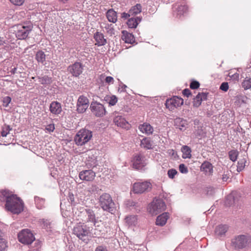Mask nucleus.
I'll return each mask as SVG.
<instances>
[{"mask_svg": "<svg viewBox=\"0 0 251 251\" xmlns=\"http://www.w3.org/2000/svg\"><path fill=\"white\" fill-rule=\"evenodd\" d=\"M73 234H75L79 239L83 241L86 240V237L91 236L93 237H97L100 236V231L93 232V229L88 227L85 223L76 225L73 228Z\"/></svg>", "mask_w": 251, "mask_h": 251, "instance_id": "obj_1", "label": "nucleus"}, {"mask_svg": "<svg viewBox=\"0 0 251 251\" xmlns=\"http://www.w3.org/2000/svg\"><path fill=\"white\" fill-rule=\"evenodd\" d=\"M5 209L13 214H19L24 209V202L16 195L12 194L5 203Z\"/></svg>", "mask_w": 251, "mask_h": 251, "instance_id": "obj_2", "label": "nucleus"}, {"mask_svg": "<svg viewBox=\"0 0 251 251\" xmlns=\"http://www.w3.org/2000/svg\"><path fill=\"white\" fill-rule=\"evenodd\" d=\"M99 202L100 207L104 211L112 213L114 210L115 203L109 194H102L99 198Z\"/></svg>", "mask_w": 251, "mask_h": 251, "instance_id": "obj_3", "label": "nucleus"}, {"mask_svg": "<svg viewBox=\"0 0 251 251\" xmlns=\"http://www.w3.org/2000/svg\"><path fill=\"white\" fill-rule=\"evenodd\" d=\"M92 137V132L82 128L79 130L74 137V141L77 146H83L89 141Z\"/></svg>", "mask_w": 251, "mask_h": 251, "instance_id": "obj_4", "label": "nucleus"}, {"mask_svg": "<svg viewBox=\"0 0 251 251\" xmlns=\"http://www.w3.org/2000/svg\"><path fill=\"white\" fill-rule=\"evenodd\" d=\"M251 244V237L247 235H239L235 236L231 241V245L236 249H242Z\"/></svg>", "mask_w": 251, "mask_h": 251, "instance_id": "obj_5", "label": "nucleus"}, {"mask_svg": "<svg viewBox=\"0 0 251 251\" xmlns=\"http://www.w3.org/2000/svg\"><path fill=\"white\" fill-rule=\"evenodd\" d=\"M165 209V203L162 199L154 200L148 207L149 212L152 215H157Z\"/></svg>", "mask_w": 251, "mask_h": 251, "instance_id": "obj_6", "label": "nucleus"}, {"mask_svg": "<svg viewBox=\"0 0 251 251\" xmlns=\"http://www.w3.org/2000/svg\"><path fill=\"white\" fill-rule=\"evenodd\" d=\"M19 241L24 244H31L34 240L35 237L30 230L28 229H23L18 234Z\"/></svg>", "mask_w": 251, "mask_h": 251, "instance_id": "obj_7", "label": "nucleus"}, {"mask_svg": "<svg viewBox=\"0 0 251 251\" xmlns=\"http://www.w3.org/2000/svg\"><path fill=\"white\" fill-rule=\"evenodd\" d=\"M151 188V184L148 181L135 182L133 185V191L136 194H142L149 191Z\"/></svg>", "mask_w": 251, "mask_h": 251, "instance_id": "obj_8", "label": "nucleus"}, {"mask_svg": "<svg viewBox=\"0 0 251 251\" xmlns=\"http://www.w3.org/2000/svg\"><path fill=\"white\" fill-rule=\"evenodd\" d=\"M32 26L19 25L16 32V37L20 40L25 39L32 30Z\"/></svg>", "mask_w": 251, "mask_h": 251, "instance_id": "obj_9", "label": "nucleus"}, {"mask_svg": "<svg viewBox=\"0 0 251 251\" xmlns=\"http://www.w3.org/2000/svg\"><path fill=\"white\" fill-rule=\"evenodd\" d=\"M90 109L93 114L96 117H102L106 113V110L103 105L97 101L91 102Z\"/></svg>", "mask_w": 251, "mask_h": 251, "instance_id": "obj_10", "label": "nucleus"}, {"mask_svg": "<svg viewBox=\"0 0 251 251\" xmlns=\"http://www.w3.org/2000/svg\"><path fill=\"white\" fill-rule=\"evenodd\" d=\"M80 219L85 223L95 222L96 216L94 212L90 209H82L80 211Z\"/></svg>", "mask_w": 251, "mask_h": 251, "instance_id": "obj_11", "label": "nucleus"}, {"mask_svg": "<svg viewBox=\"0 0 251 251\" xmlns=\"http://www.w3.org/2000/svg\"><path fill=\"white\" fill-rule=\"evenodd\" d=\"M183 104V100L177 96H174L172 98L167 100L165 102L166 107L170 110H173Z\"/></svg>", "mask_w": 251, "mask_h": 251, "instance_id": "obj_12", "label": "nucleus"}, {"mask_svg": "<svg viewBox=\"0 0 251 251\" xmlns=\"http://www.w3.org/2000/svg\"><path fill=\"white\" fill-rule=\"evenodd\" d=\"M83 66L81 63L76 62L68 66L67 71L74 77H78L82 73Z\"/></svg>", "mask_w": 251, "mask_h": 251, "instance_id": "obj_13", "label": "nucleus"}, {"mask_svg": "<svg viewBox=\"0 0 251 251\" xmlns=\"http://www.w3.org/2000/svg\"><path fill=\"white\" fill-rule=\"evenodd\" d=\"M89 106V100L87 97L80 96L77 102V111L79 113H84Z\"/></svg>", "mask_w": 251, "mask_h": 251, "instance_id": "obj_14", "label": "nucleus"}, {"mask_svg": "<svg viewBox=\"0 0 251 251\" xmlns=\"http://www.w3.org/2000/svg\"><path fill=\"white\" fill-rule=\"evenodd\" d=\"M132 162L133 167L137 170L142 169L146 165L145 156L140 154L135 155Z\"/></svg>", "mask_w": 251, "mask_h": 251, "instance_id": "obj_15", "label": "nucleus"}, {"mask_svg": "<svg viewBox=\"0 0 251 251\" xmlns=\"http://www.w3.org/2000/svg\"><path fill=\"white\" fill-rule=\"evenodd\" d=\"M96 176L95 173L92 170H87L81 171L79 174V177L82 180L93 181Z\"/></svg>", "mask_w": 251, "mask_h": 251, "instance_id": "obj_16", "label": "nucleus"}, {"mask_svg": "<svg viewBox=\"0 0 251 251\" xmlns=\"http://www.w3.org/2000/svg\"><path fill=\"white\" fill-rule=\"evenodd\" d=\"M114 123L118 126L128 129L130 127L128 123L121 116H117L114 119Z\"/></svg>", "mask_w": 251, "mask_h": 251, "instance_id": "obj_17", "label": "nucleus"}, {"mask_svg": "<svg viewBox=\"0 0 251 251\" xmlns=\"http://www.w3.org/2000/svg\"><path fill=\"white\" fill-rule=\"evenodd\" d=\"M94 38L98 46H104L107 44V40L104 38V35L100 32L97 31L94 34Z\"/></svg>", "mask_w": 251, "mask_h": 251, "instance_id": "obj_18", "label": "nucleus"}, {"mask_svg": "<svg viewBox=\"0 0 251 251\" xmlns=\"http://www.w3.org/2000/svg\"><path fill=\"white\" fill-rule=\"evenodd\" d=\"M50 111L53 114H59L62 111L61 104L57 101H52L50 105Z\"/></svg>", "mask_w": 251, "mask_h": 251, "instance_id": "obj_19", "label": "nucleus"}, {"mask_svg": "<svg viewBox=\"0 0 251 251\" xmlns=\"http://www.w3.org/2000/svg\"><path fill=\"white\" fill-rule=\"evenodd\" d=\"M228 229V226L226 225H220L217 226L215 229V234L219 237H221L225 235Z\"/></svg>", "mask_w": 251, "mask_h": 251, "instance_id": "obj_20", "label": "nucleus"}, {"mask_svg": "<svg viewBox=\"0 0 251 251\" xmlns=\"http://www.w3.org/2000/svg\"><path fill=\"white\" fill-rule=\"evenodd\" d=\"M201 170L204 172L206 175L211 176L213 171V166L210 162L205 161L201 164Z\"/></svg>", "mask_w": 251, "mask_h": 251, "instance_id": "obj_21", "label": "nucleus"}, {"mask_svg": "<svg viewBox=\"0 0 251 251\" xmlns=\"http://www.w3.org/2000/svg\"><path fill=\"white\" fill-rule=\"evenodd\" d=\"M174 122L176 128H179L180 130H184L187 127V121L181 118H176Z\"/></svg>", "mask_w": 251, "mask_h": 251, "instance_id": "obj_22", "label": "nucleus"}, {"mask_svg": "<svg viewBox=\"0 0 251 251\" xmlns=\"http://www.w3.org/2000/svg\"><path fill=\"white\" fill-rule=\"evenodd\" d=\"M139 129L143 133L151 134L153 131V128L149 124L145 123L139 126Z\"/></svg>", "mask_w": 251, "mask_h": 251, "instance_id": "obj_23", "label": "nucleus"}, {"mask_svg": "<svg viewBox=\"0 0 251 251\" xmlns=\"http://www.w3.org/2000/svg\"><path fill=\"white\" fill-rule=\"evenodd\" d=\"M169 218L168 213L165 212L158 216L156 220V224L158 226H163L165 225Z\"/></svg>", "mask_w": 251, "mask_h": 251, "instance_id": "obj_24", "label": "nucleus"}, {"mask_svg": "<svg viewBox=\"0 0 251 251\" xmlns=\"http://www.w3.org/2000/svg\"><path fill=\"white\" fill-rule=\"evenodd\" d=\"M106 17L109 22L115 23L117 21V12L113 9H109L106 12Z\"/></svg>", "mask_w": 251, "mask_h": 251, "instance_id": "obj_25", "label": "nucleus"}, {"mask_svg": "<svg viewBox=\"0 0 251 251\" xmlns=\"http://www.w3.org/2000/svg\"><path fill=\"white\" fill-rule=\"evenodd\" d=\"M140 146L146 150L152 149V142L150 138L145 137L141 140Z\"/></svg>", "mask_w": 251, "mask_h": 251, "instance_id": "obj_26", "label": "nucleus"}, {"mask_svg": "<svg viewBox=\"0 0 251 251\" xmlns=\"http://www.w3.org/2000/svg\"><path fill=\"white\" fill-rule=\"evenodd\" d=\"M181 151L182 152V158H190L191 157V150L190 147L187 146H183L181 148Z\"/></svg>", "mask_w": 251, "mask_h": 251, "instance_id": "obj_27", "label": "nucleus"}, {"mask_svg": "<svg viewBox=\"0 0 251 251\" xmlns=\"http://www.w3.org/2000/svg\"><path fill=\"white\" fill-rule=\"evenodd\" d=\"M237 198L234 197L232 195H229L226 197L225 203L227 206H230L236 203L237 202Z\"/></svg>", "mask_w": 251, "mask_h": 251, "instance_id": "obj_28", "label": "nucleus"}, {"mask_svg": "<svg viewBox=\"0 0 251 251\" xmlns=\"http://www.w3.org/2000/svg\"><path fill=\"white\" fill-rule=\"evenodd\" d=\"M34 201L36 207L38 209H41L45 207V201L44 199L35 196L34 197Z\"/></svg>", "mask_w": 251, "mask_h": 251, "instance_id": "obj_29", "label": "nucleus"}, {"mask_svg": "<svg viewBox=\"0 0 251 251\" xmlns=\"http://www.w3.org/2000/svg\"><path fill=\"white\" fill-rule=\"evenodd\" d=\"M142 6L140 4H136L135 6L132 7L129 10V13L131 16H135L141 12Z\"/></svg>", "mask_w": 251, "mask_h": 251, "instance_id": "obj_30", "label": "nucleus"}, {"mask_svg": "<svg viewBox=\"0 0 251 251\" xmlns=\"http://www.w3.org/2000/svg\"><path fill=\"white\" fill-rule=\"evenodd\" d=\"M35 59L38 63L43 64L46 60V54L42 50H39L36 52Z\"/></svg>", "mask_w": 251, "mask_h": 251, "instance_id": "obj_31", "label": "nucleus"}, {"mask_svg": "<svg viewBox=\"0 0 251 251\" xmlns=\"http://www.w3.org/2000/svg\"><path fill=\"white\" fill-rule=\"evenodd\" d=\"M123 40L126 43H131L134 38L133 35L125 31H123Z\"/></svg>", "mask_w": 251, "mask_h": 251, "instance_id": "obj_32", "label": "nucleus"}, {"mask_svg": "<svg viewBox=\"0 0 251 251\" xmlns=\"http://www.w3.org/2000/svg\"><path fill=\"white\" fill-rule=\"evenodd\" d=\"M39 82L43 85H50L52 82V78L47 75L38 77Z\"/></svg>", "mask_w": 251, "mask_h": 251, "instance_id": "obj_33", "label": "nucleus"}, {"mask_svg": "<svg viewBox=\"0 0 251 251\" xmlns=\"http://www.w3.org/2000/svg\"><path fill=\"white\" fill-rule=\"evenodd\" d=\"M242 87L245 90H248L251 88V78L246 77L242 83Z\"/></svg>", "mask_w": 251, "mask_h": 251, "instance_id": "obj_34", "label": "nucleus"}, {"mask_svg": "<svg viewBox=\"0 0 251 251\" xmlns=\"http://www.w3.org/2000/svg\"><path fill=\"white\" fill-rule=\"evenodd\" d=\"M104 28L106 29V32L110 36H112L115 34V30L114 26L112 24H106Z\"/></svg>", "mask_w": 251, "mask_h": 251, "instance_id": "obj_35", "label": "nucleus"}, {"mask_svg": "<svg viewBox=\"0 0 251 251\" xmlns=\"http://www.w3.org/2000/svg\"><path fill=\"white\" fill-rule=\"evenodd\" d=\"M126 223L129 226H132L135 225L137 221V218L136 216L133 215H130L127 216L125 219Z\"/></svg>", "mask_w": 251, "mask_h": 251, "instance_id": "obj_36", "label": "nucleus"}, {"mask_svg": "<svg viewBox=\"0 0 251 251\" xmlns=\"http://www.w3.org/2000/svg\"><path fill=\"white\" fill-rule=\"evenodd\" d=\"M188 7L187 5H180L177 8V14L182 15L188 11Z\"/></svg>", "mask_w": 251, "mask_h": 251, "instance_id": "obj_37", "label": "nucleus"}, {"mask_svg": "<svg viewBox=\"0 0 251 251\" xmlns=\"http://www.w3.org/2000/svg\"><path fill=\"white\" fill-rule=\"evenodd\" d=\"M127 25L129 28H135L138 25L137 22L134 18H131L127 22Z\"/></svg>", "mask_w": 251, "mask_h": 251, "instance_id": "obj_38", "label": "nucleus"}, {"mask_svg": "<svg viewBox=\"0 0 251 251\" xmlns=\"http://www.w3.org/2000/svg\"><path fill=\"white\" fill-rule=\"evenodd\" d=\"M238 155V152L236 150H231L229 151L228 155L230 159L233 162H235Z\"/></svg>", "mask_w": 251, "mask_h": 251, "instance_id": "obj_39", "label": "nucleus"}, {"mask_svg": "<svg viewBox=\"0 0 251 251\" xmlns=\"http://www.w3.org/2000/svg\"><path fill=\"white\" fill-rule=\"evenodd\" d=\"M200 94H198L196 97L194 99V100L193 102V104L194 107H199L202 101L201 98L200 97Z\"/></svg>", "mask_w": 251, "mask_h": 251, "instance_id": "obj_40", "label": "nucleus"}, {"mask_svg": "<svg viewBox=\"0 0 251 251\" xmlns=\"http://www.w3.org/2000/svg\"><path fill=\"white\" fill-rule=\"evenodd\" d=\"M246 163V160L245 159H243L240 160L238 162L237 169V170L238 172H241L243 170L245 166V163Z\"/></svg>", "mask_w": 251, "mask_h": 251, "instance_id": "obj_41", "label": "nucleus"}, {"mask_svg": "<svg viewBox=\"0 0 251 251\" xmlns=\"http://www.w3.org/2000/svg\"><path fill=\"white\" fill-rule=\"evenodd\" d=\"M11 129L9 126H4L3 127L2 130L1 132V135L2 137H6L9 133L10 130Z\"/></svg>", "mask_w": 251, "mask_h": 251, "instance_id": "obj_42", "label": "nucleus"}, {"mask_svg": "<svg viewBox=\"0 0 251 251\" xmlns=\"http://www.w3.org/2000/svg\"><path fill=\"white\" fill-rule=\"evenodd\" d=\"M100 189L96 185H91L88 188V191L91 193H98Z\"/></svg>", "mask_w": 251, "mask_h": 251, "instance_id": "obj_43", "label": "nucleus"}, {"mask_svg": "<svg viewBox=\"0 0 251 251\" xmlns=\"http://www.w3.org/2000/svg\"><path fill=\"white\" fill-rule=\"evenodd\" d=\"M177 172L176 169H171L168 171V176L170 178L173 179L175 176L177 174Z\"/></svg>", "mask_w": 251, "mask_h": 251, "instance_id": "obj_44", "label": "nucleus"}, {"mask_svg": "<svg viewBox=\"0 0 251 251\" xmlns=\"http://www.w3.org/2000/svg\"><path fill=\"white\" fill-rule=\"evenodd\" d=\"M118 101V99L115 96H112L108 100V103L110 105L113 106L116 104Z\"/></svg>", "mask_w": 251, "mask_h": 251, "instance_id": "obj_45", "label": "nucleus"}, {"mask_svg": "<svg viewBox=\"0 0 251 251\" xmlns=\"http://www.w3.org/2000/svg\"><path fill=\"white\" fill-rule=\"evenodd\" d=\"M7 247L5 240L0 237V251H2Z\"/></svg>", "mask_w": 251, "mask_h": 251, "instance_id": "obj_46", "label": "nucleus"}, {"mask_svg": "<svg viewBox=\"0 0 251 251\" xmlns=\"http://www.w3.org/2000/svg\"><path fill=\"white\" fill-rule=\"evenodd\" d=\"M179 170L182 174H187L188 172V168L184 164H180L179 165Z\"/></svg>", "mask_w": 251, "mask_h": 251, "instance_id": "obj_47", "label": "nucleus"}, {"mask_svg": "<svg viewBox=\"0 0 251 251\" xmlns=\"http://www.w3.org/2000/svg\"><path fill=\"white\" fill-rule=\"evenodd\" d=\"M215 188L212 187H207L205 189V192L207 195L213 196L215 193Z\"/></svg>", "mask_w": 251, "mask_h": 251, "instance_id": "obj_48", "label": "nucleus"}, {"mask_svg": "<svg viewBox=\"0 0 251 251\" xmlns=\"http://www.w3.org/2000/svg\"><path fill=\"white\" fill-rule=\"evenodd\" d=\"M11 101V98L9 96H6L3 98L2 100L3 106L4 107H7Z\"/></svg>", "mask_w": 251, "mask_h": 251, "instance_id": "obj_49", "label": "nucleus"}, {"mask_svg": "<svg viewBox=\"0 0 251 251\" xmlns=\"http://www.w3.org/2000/svg\"><path fill=\"white\" fill-rule=\"evenodd\" d=\"M200 83L196 80L192 81L190 85V87L192 89H196L200 87Z\"/></svg>", "mask_w": 251, "mask_h": 251, "instance_id": "obj_50", "label": "nucleus"}, {"mask_svg": "<svg viewBox=\"0 0 251 251\" xmlns=\"http://www.w3.org/2000/svg\"><path fill=\"white\" fill-rule=\"evenodd\" d=\"M228 88H229L228 84L226 82H223L221 84V86L220 87V89L224 92H226L228 90Z\"/></svg>", "mask_w": 251, "mask_h": 251, "instance_id": "obj_51", "label": "nucleus"}, {"mask_svg": "<svg viewBox=\"0 0 251 251\" xmlns=\"http://www.w3.org/2000/svg\"><path fill=\"white\" fill-rule=\"evenodd\" d=\"M9 0L13 4H14L15 5H18V6L22 5L25 1V0Z\"/></svg>", "mask_w": 251, "mask_h": 251, "instance_id": "obj_52", "label": "nucleus"}, {"mask_svg": "<svg viewBox=\"0 0 251 251\" xmlns=\"http://www.w3.org/2000/svg\"><path fill=\"white\" fill-rule=\"evenodd\" d=\"M94 224V226H95L94 228H91L93 229V232L100 231V234H101V230L100 229V225L98 224V222L95 221L93 223Z\"/></svg>", "mask_w": 251, "mask_h": 251, "instance_id": "obj_53", "label": "nucleus"}, {"mask_svg": "<svg viewBox=\"0 0 251 251\" xmlns=\"http://www.w3.org/2000/svg\"><path fill=\"white\" fill-rule=\"evenodd\" d=\"M55 129L54 124H50L46 127V130L49 132H53Z\"/></svg>", "mask_w": 251, "mask_h": 251, "instance_id": "obj_54", "label": "nucleus"}, {"mask_svg": "<svg viewBox=\"0 0 251 251\" xmlns=\"http://www.w3.org/2000/svg\"><path fill=\"white\" fill-rule=\"evenodd\" d=\"M222 177H221V182H226L227 179L229 178L228 175L227 173H226L225 172L223 173V174H222Z\"/></svg>", "mask_w": 251, "mask_h": 251, "instance_id": "obj_55", "label": "nucleus"}, {"mask_svg": "<svg viewBox=\"0 0 251 251\" xmlns=\"http://www.w3.org/2000/svg\"><path fill=\"white\" fill-rule=\"evenodd\" d=\"M182 94L184 96L188 98L189 96L191 95V92L189 89H185L182 91Z\"/></svg>", "mask_w": 251, "mask_h": 251, "instance_id": "obj_56", "label": "nucleus"}, {"mask_svg": "<svg viewBox=\"0 0 251 251\" xmlns=\"http://www.w3.org/2000/svg\"><path fill=\"white\" fill-rule=\"evenodd\" d=\"M167 152L170 156H174L175 157L177 155L176 152L173 149L168 150Z\"/></svg>", "mask_w": 251, "mask_h": 251, "instance_id": "obj_57", "label": "nucleus"}, {"mask_svg": "<svg viewBox=\"0 0 251 251\" xmlns=\"http://www.w3.org/2000/svg\"><path fill=\"white\" fill-rule=\"evenodd\" d=\"M105 81L106 83L108 84L112 83L113 84L114 83V78L110 76H107L105 79Z\"/></svg>", "mask_w": 251, "mask_h": 251, "instance_id": "obj_58", "label": "nucleus"}, {"mask_svg": "<svg viewBox=\"0 0 251 251\" xmlns=\"http://www.w3.org/2000/svg\"><path fill=\"white\" fill-rule=\"evenodd\" d=\"M95 251H107V249L105 246H99L96 248Z\"/></svg>", "mask_w": 251, "mask_h": 251, "instance_id": "obj_59", "label": "nucleus"}, {"mask_svg": "<svg viewBox=\"0 0 251 251\" xmlns=\"http://www.w3.org/2000/svg\"><path fill=\"white\" fill-rule=\"evenodd\" d=\"M198 94H200V98H201L202 101L207 100L208 93H199Z\"/></svg>", "mask_w": 251, "mask_h": 251, "instance_id": "obj_60", "label": "nucleus"}, {"mask_svg": "<svg viewBox=\"0 0 251 251\" xmlns=\"http://www.w3.org/2000/svg\"><path fill=\"white\" fill-rule=\"evenodd\" d=\"M130 16H131V15H130V13H129V11L128 13H126V12L122 13L121 17L123 19H126Z\"/></svg>", "mask_w": 251, "mask_h": 251, "instance_id": "obj_61", "label": "nucleus"}, {"mask_svg": "<svg viewBox=\"0 0 251 251\" xmlns=\"http://www.w3.org/2000/svg\"><path fill=\"white\" fill-rule=\"evenodd\" d=\"M230 77L233 80H238L239 75V74L236 73L234 74L233 75H231V76H230Z\"/></svg>", "mask_w": 251, "mask_h": 251, "instance_id": "obj_62", "label": "nucleus"}, {"mask_svg": "<svg viewBox=\"0 0 251 251\" xmlns=\"http://www.w3.org/2000/svg\"><path fill=\"white\" fill-rule=\"evenodd\" d=\"M136 204H137V203L133 201H127V203H126V205H127V206H129V207H131V206H136Z\"/></svg>", "mask_w": 251, "mask_h": 251, "instance_id": "obj_63", "label": "nucleus"}, {"mask_svg": "<svg viewBox=\"0 0 251 251\" xmlns=\"http://www.w3.org/2000/svg\"><path fill=\"white\" fill-rule=\"evenodd\" d=\"M127 87V86L123 84V86L119 89V91H120V92H125L126 91V88Z\"/></svg>", "mask_w": 251, "mask_h": 251, "instance_id": "obj_64", "label": "nucleus"}]
</instances>
